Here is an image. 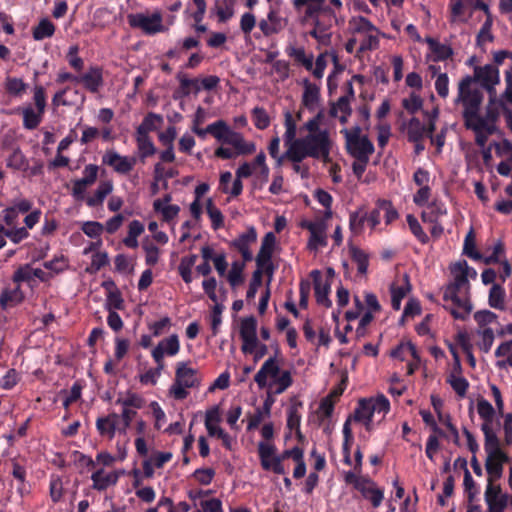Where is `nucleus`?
<instances>
[{"instance_id":"1","label":"nucleus","mask_w":512,"mask_h":512,"mask_svg":"<svg viewBox=\"0 0 512 512\" xmlns=\"http://www.w3.org/2000/svg\"><path fill=\"white\" fill-rule=\"evenodd\" d=\"M373 407L368 399H360L354 412L349 415L343 425L344 442L342 448H349L353 444L352 426L359 430V437L366 439L373 429Z\"/></svg>"},{"instance_id":"2","label":"nucleus","mask_w":512,"mask_h":512,"mask_svg":"<svg viewBox=\"0 0 512 512\" xmlns=\"http://www.w3.org/2000/svg\"><path fill=\"white\" fill-rule=\"evenodd\" d=\"M473 78L471 76L464 77L458 87V101L464 106L463 119L465 122L477 120L478 125H483V117L479 115L481 103L483 101V93L478 88H472Z\"/></svg>"},{"instance_id":"3","label":"nucleus","mask_w":512,"mask_h":512,"mask_svg":"<svg viewBox=\"0 0 512 512\" xmlns=\"http://www.w3.org/2000/svg\"><path fill=\"white\" fill-rule=\"evenodd\" d=\"M200 384L201 376L198 370L189 367L186 362H178L175 379L169 389V394L175 400H184L189 395L187 389L198 388Z\"/></svg>"},{"instance_id":"4","label":"nucleus","mask_w":512,"mask_h":512,"mask_svg":"<svg viewBox=\"0 0 512 512\" xmlns=\"http://www.w3.org/2000/svg\"><path fill=\"white\" fill-rule=\"evenodd\" d=\"M344 481L359 491L362 497L368 500L374 508H378L382 504L384 489L379 488L369 477L359 476L355 472L348 471L344 474Z\"/></svg>"},{"instance_id":"5","label":"nucleus","mask_w":512,"mask_h":512,"mask_svg":"<svg viewBox=\"0 0 512 512\" xmlns=\"http://www.w3.org/2000/svg\"><path fill=\"white\" fill-rule=\"evenodd\" d=\"M341 132L345 135L348 153L355 160L369 161L375 149L368 136H361V127L354 126L349 130L344 129Z\"/></svg>"},{"instance_id":"6","label":"nucleus","mask_w":512,"mask_h":512,"mask_svg":"<svg viewBox=\"0 0 512 512\" xmlns=\"http://www.w3.org/2000/svg\"><path fill=\"white\" fill-rule=\"evenodd\" d=\"M281 3V0H277L275 4H271L266 18H262L258 22V27L265 37L281 33L289 24V19L280 13Z\"/></svg>"},{"instance_id":"7","label":"nucleus","mask_w":512,"mask_h":512,"mask_svg":"<svg viewBox=\"0 0 512 512\" xmlns=\"http://www.w3.org/2000/svg\"><path fill=\"white\" fill-rule=\"evenodd\" d=\"M311 158L322 159L324 162L329 161L331 150V141L328 130L318 131L316 134H308L302 138Z\"/></svg>"},{"instance_id":"8","label":"nucleus","mask_w":512,"mask_h":512,"mask_svg":"<svg viewBox=\"0 0 512 512\" xmlns=\"http://www.w3.org/2000/svg\"><path fill=\"white\" fill-rule=\"evenodd\" d=\"M443 300L451 302V305H444V308L450 312V314L458 320H466L471 311L472 304L469 299V294L462 295V292L453 291V293H449V290H444Z\"/></svg>"},{"instance_id":"9","label":"nucleus","mask_w":512,"mask_h":512,"mask_svg":"<svg viewBox=\"0 0 512 512\" xmlns=\"http://www.w3.org/2000/svg\"><path fill=\"white\" fill-rule=\"evenodd\" d=\"M325 0H291V4L294 10L300 14L299 22L302 25L312 22L321 12H329L333 14V11L329 7H323Z\"/></svg>"},{"instance_id":"10","label":"nucleus","mask_w":512,"mask_h":512,"mask_svg":"<svg viewBox=\"0 0 512 512\" xmlns=\"http://www.w3.org/2000/svg\"><path fill=\"white\" fill-rule=\"evenodd\" d=\"M127 19L132 28H139L147 35L164 31L162 16L159 13H154L151 16L143 13L129 14Z\"/></svg>"},{"instance_id":"11","label":"nucleus","mask_w":512,"mask_h":512,"mask_svg":"<svg viewBox=\"0 0 512 512\" xmlns=\"http://www.w3.org/2000/svg\"><path fill=\"white\" fill-rule=\"evenodd\" d=\"M239 334L242 340L241 351L244 354H252L258 346L257 320L254 316L241 320Z\"/></svg>"},{"instance_id":"12","label":"nucleus","mask_w":512,"mask_h":512,"mask_svg":"<svg viewBox=\"0 0 512 512\" xmlns=\"http://www.w3.org/2000/svg\"><path fill=\"white\" fill-rule=\"evenodd\" d=\"M32 206L33 203L28 199L13 201L12 205L2 210V224L5 228L19 229V215L30 212Z\"/></svg>"},{"instance_id":"13","label":"nucleus","mask_w":512,"mask_h":512,"mask_svg":"<svg viewBox=\"0 0 512 512\" xmlns=\"http://www.w3.org/2000/svg\"><path fill=\"white\" fill-rule=\"evenodd\" d=\"M135 157L122 156L115 150H107L102 156V163L110 166L113 170L121 175L129 174L136 165Z\"/></svg>"},{"instance_id":"14","label":"nucleus","mask_w":512,"mask_h":512,"mask_svg":"<svg viewBox=\"0 0 512 512\" xmlns=\"http://www.w3.org/2000/svg\"><path fill=\"white\" fill-rule=\"evenodd\" d=\"M257 241V231L254 226H250L247 230L240 234L237 238L230 242V247L237 250L244 262H250L253 259L252 251L250 246Z\"/></svg>"},{"instance_id":"15","label":"nucleus","mask_w":512,"mask_h":512,"mask_svg":"<svg viewBox=\"0 0 512 512\" xmlns=\"http://www.w3.org/2000/svg\"><path fill=\"white\" fill-rule=\"evenodd\" d=\"M472 78L473 82H479L490 94L494 92V86L500 82L499 70L491 64H486L483 67H476Z\"/></svg>"},{"instance_id":"16","label":"nucleus","mask_w":512,"mask_h":512,"mask_svg":"<svg viewBox=\"0 0 512 512\" xmlns=\"http://www.w3.org/2000/svg\"><path fill=\"white\" fill-rule=\"evenodd\" d=\"M488 455L486 458V471L489 475V482L497 480L502 476L503 465L510 461L509 456L505 453V450H487Z\"/></svg>"},{"instance_id":"17","label":"nucleus","mask_w":512,"mask_h":512,"mask_svg":"<svg viewBox=\"0 0 512 512\" xmlns=\"http://www.w3.org/2000/svg\"><path fill=\"white\" fill-rule=\"evenodd\" d=\"M258 452L261 466L265 471H271L277 475L286 473L283 462L288 457H284V451L281 454H276V450H258Z\"/></svg>"},{"instance_id":"18","label":"nucleus","mask_w":512,"mask_h":512,"mask_svg":"<svg viewBox=\"0 0 512 512\" xmlns=\"http://www.w3.org/2000/svg\"><path fill=\"white\" fill-rule=\"evenodd\" d=\"M466 267V260L458 261L450 267L451 273L454 276V280L453 282L449 283L445 288V290H449L450 294L453 293V291L462 292V290H464L466 294H469L470 283L465 273L467 271Z\"/></svg>"},{"instance_id":"19","label":"nucleus","mask_w":512,"mask_h":512,"mask_svg":"<svg viewBox=\"0 0 512 512\" xmlns=\"http://www.w3.org/2000/svg\"><path fill=\"white\" fill-rule=\"evenodd\" d=\"M301 226L310 232L308 247L311 250H316L318 247H324L327 245L325 235L326 224L324 221H304Z\"/></svg>"},{"instance_id":"20","label":"nucleus","mask_w":512,"mask_h":512,"mask_svg":"<svg viewBox=\"0 0 512 512\" xmlns=\"http://www.w3.org/2000/svg\"><path fill=\"white\" fill-rule=\"evenodd\" d=\"M485 501L488 505V512H504L507 506V495L501 494V487L488 483L485 491Z\"/></svg>"},{"instance_id":"21","label":"nucleus","mask_w":512,"mask_h":512,"mask_svg":"<svg viewBox=\"0 0 512 512\" xmlns=\"http://www.w3.org/2000/svg\"><path fill=\"white\" fill-rule=\"evenodd\" d=\"M78 83H82L90 93H98L104 84L102 67L90 66L86 73L79 76Z\"/></svg>"},{"instance_id":"22","label":"nucleus","mask_w":512,"mask_h":512,"mask_svg":"<svg viewBox=\"0 0 512 512\" xmlns=\"http://www.w3.org/2000/svg\"><path fill=\"white\" fill-rule=\"evenodd\" d=\"M222 144L231 145L237 151V154L249 155L256 151L254 142L246 141L240 132L231 128H229Z\"/></svg>"},{"instance_id":"23","label":"nucleus","mask_w":512,"mask_h":512,"mask_svg":"<svg viewBox=\"0 0 512 512\" xmlns=\"http://www.w3.org/2000/svg\"><path fill=\"white\" fill-rule=\"evenodd\" d=\"M440 426L434 431L440 438H444L448 443L459 445V434L457 428L452 424L449 414L439 413Z\"/></svg>"},{"instance_id":"24","label":"nucleus","mask_w":512,"mask_h":512,"mask_svg":"<svg viewBox=\"0 0 512 512\" xmlns=\"http://www.w3.org/2000/svg\"><path fill=\"white\" fill-rule=\"evenodd\" d=\"M96 428L101 436L113 438L115 431H122L119 414L113 412L105 417H99L96 421Z\"/></svg>"},{"instance_id":"25","label":"nucleus","mask_w":512,"mask_h":512,"mask_svg":"<svg viewBox=\"0 0 512 512\" xmlns=\"http://www.w3.org/2000/svg\"><path fill=\"white\" fill-rule=\"evenodd\" d=\"M92 488L97 491H104L109 486L115 485L118 481V474L114 471L106 472L103 467L95 468L91 475Z\"/></svg>"},{"instance_id":"26","label":"nucleus","mask_w":512,"mask_h":512,"mask_svg":"<svg viewBox=\"0 0 512 512\" xmlns=\"http://www.w3.org/2000/svg\"><path fill=\"white\" fill-rule=\"evenodd\" d=\"M334 411V403L330 396L323 398L318 410L309 418L310 422H318L319 426H324V431L328 430L329 421Z\"/></svg>"},{"instance_id":"27","label":"nucleus","mask_w":512,"mask_h":512,"mask_svg":"<svg viewBox=\"0 0 512 512\" xmlns=\"http://www.w3.org/2000/svg\"><path fill=\"white\" fill-rule=\"evenodd\" d=\"M411 289L412 285L408 274L403 275L401 285H397L396 283H392L390 285L391 306L395 311L400 310L402 300L407 296Z\"/></svg>"},{"instance_id":"28","label":"nucleus","mask_w":512,"mask_h":512,"mask_svg":"<svg viewBox=\"0 0 512 512\" xmlns=\"http://www.w3.org/2000/svg\"><path fill=\"white\" fill-rule=\"evenodd\" d=\"M311 276L313 277L314 280V292L316 302L319 305H323L327 308H330L332 306V301L329 299L330 284L328 282L322 283L321 273L319 270H313L311 272Z\"/></svg>"},{"instance_id":"29","label":"nucleus","mask_w":512,"mask_h":512,"mask_svg":"<svg viewBox=\"0 0 512 512\" xmlns=\"http://www.w3.org/2000/svg\"><path fill=\"white\" fill-rule=\"evenodd\" d=\"M465 127L475 132V142L479 147H484L488 141V137L495 133L496 126L487 123L486 119H483V125H478L477 120L471 122H465Z\"/></svg>"},{"instance_id":"30","label":"nucleus","mask_w":512,"mask_h":512,"mask_svg":"<svg viewBox=\"0 0 512 512\" xmlns=\"http://www.w3.org/2000/svg\"><path fill=\"white\" fill-rule=\"evenodd\" d=\"M280 372V368L274 357L268 358L261 366L259 371L254 376V381L257 383L259 388H265L267 386V377L270 376L275 378Z\"/></svg>"},{"instance_id":"31","label":"nucleus","mask_w":512,"mask_h":512,"mask_svg":"<svg viewBox=\"0 0 512 512\" xmlns=\"http://www.w3.org/2000/svg\"><path fill=\"white\" fill-rule=\"evenodd\" d=\"M276 237L274 233L268 232L262 239L260 250L255 258L256 266H263L268 260H272Z\"/></svg>"},{"instance_id":"32","label":"nucleus","mask_w":512,"mask_h":512,"mask_svg":"<svg viewBox=\"0 0 512 512\" xmlns=\"http://www.w3.org/2000/svg\"><path fill=\"white\" fill-rule=\"evenodd\" d=\"M25 296L20 286L17 285L14 289L5 288L0 293V308L7 310L23 302Z\"/></svg>"},{"instance_id":"33","label":"nucleus","mask_w":512,"mask_h":512,"mask_svg":"<svg viewBox=\"0 0 512 512\" xmlns=\"http://www.w3.org/2000/svg\"><path fill=\"white\" fill-rule=\"evenodd\" d=\"M303 87L302 104L309 111H313L320 99V87L311 83L307 78L303 80Z\"/></svg>"},{"instance_id":"34","label":"nucleus","mask_w":512,"mask_h":512,"mask_svg":"<svg viewBox=\"0 0 512 512\" xmlns=\"http://www.w3.org/2000/svg\"><path fill=\"white\" fill-rule=\"evenodd\" d=\"M302 138L286 145L285 157L292 163H301L306 157H309L308 151Z\"/></svg>"},{"instance_id":"35","label":"nucleus","mask_w":512,"mask_h":512,"mask_svg":"<svg viewBox=\"0 0 512 512\" xmlns=\"http://www.w3.org/2000/svg\"><path fill=\"white\" fill-rule=\"evenodd\" d=\"M425 42L434 55V62L445 61L453 55V49L449 45L442 44L432 37H426Z\"/></svg>"},{"instance_id":"36","label":"nucleus","mask_w":512,"mask_h":512,"mask_svg":"<svg viewBox=\"0 0 512 512\" xmlns=\"http://www.w3.org/2000/svg\"><path fill=\"white\" fill-rule=\"evenodd\" d=\"M495 356L499 358L496 362L499 369L512 367V339L502 342L495 350Z\"/></svg>"},{"instance_id":"37","label":"nucleus","mask_w":512,"mask_h":512,"mask_svg":"<svg viewBox=\"0 0 512 512\" xmlns=\"http://www.w3.org/2000/svg\"><path fill=\"white\" fill-rule=\"evenodd\" d=\"M447 214V208L441 201L434 200L427 206V210L421 213L423 222H437Z\"/></svg>"},{"instance_id":"38","label":"nucleus","mask_w":512,"mask_h":512,"mask_svg":"<svg viewBox=\"0 0 512 512\" xmlns=\"http://www.w3.org/2000/svg\"><path fill=\"white\" fill-rule=\"evenodd\" d=\"M113 184L111 181H102L98 185L94 195L86 199V204L89 207H97L102 205L104 199L112 192Z\"/></svg>"},{"instance_id":"39","label":"nucleus","mask_w":512,"mask_h":512,"mask_svg":"<svg viewBox=\"0 0 512 512\" xmlns=\"http://www.w3.org/2000/svg\"><path fill=\"white\" fill-rule=\"evenodd\" d=\"M55 25L48 18H43L39 21V23L33 27L32 36L34 40L41 41L46 38H50L55 33Z\"/></svg>"},{"instance_id":"40","label":"nucleus","mask_w":512,"mask_h":512,"mask_svg":"<svg viewBox=\"0 0 512 512\" xmlns=\"http://www.w3.org/2000/svg\"><path fill=\"white\" fill-rule=\"evenodd\" d=\"M301 406V403L292 405L287 411L286 439L293 438V431L300 428L301 415L299 413V407Z\"/></svg>"},{"instance_id":"41","label":"nucleus","mask_w":512,"mask_h":512,"mask_svg":"<svg viewBox=\"0 0 512 512\" xmlns=\"http://www.w3.org/2000/svg\"><path fill=\"white\" fill-rule=\"evenodd\" d=\"M194 5L196 6V10L190 13L191 18L194 20V29L197 33H205L207 31V26L202 24L206 13V0H193Z\"/></svg>"},{"instance_id":"42","label":"nucleus","mask_w":512,"mask_h":512,"mask_svg":"<svg viewBox=\"0 0 512 512\" xmlns=\"http://www.w3.org/2000/svg\"><path fill=\"white\" fill-rule=\"evenodd\" d=\"M426 134L425 125L416 117H412L407 124V138L409 142H420Z\"/></svg>"},{"instance_id":"43","label":"nucleus","mask_w":512,"mask_h":512,"mask_svg":"<svg viewBox=\"0 0 512 512\" xmlns=\"http://www.w3.org/2000/svg\"><path fill=\"white\" fill-rule=\"evenodd\" d=\"M505 289L500 284H493L489 291L488 303L489 306L498 309H505Z\"/></svg>"},{"instance_id":"44","label":"nucleus","mask_w":512,"mask_h":512,"mask_svg":"<svg viewBox=\"0 0 512 512\" xmlns=\"http://www.w3.org/2000/svg\"><path fill=\"white\" fill-rule=\"evenodd\" d=\"M44 113L35 111L31 106L22 109L23 127L27 130L36 129L42 122Z\"/></svg>"},{"instance_id":"45","label":"nucleus","mask_w":512,"mask_h":512,"mask_svg":"<svg viewBox=\"0 0 512 512\" xmlns=\"http://www.w3.org/2000/svg\"><path fill=\"white\" fill-rule=\"evenodd\" d=\"M367 212L363 207L356 211L350 212L349 215V228L353 234H360L363 232L364 224L367 222Z\"/></svg>"},{"instance_id":"46","label":"nucleus","mask_w":512,"mask_h":512,"mask_svg":"<svg viewBox=\"0 0 512 512\" xmlns=\"http://www.w3.org/2000/svg\"><path fill=\"white\" fill-rule=\"evenodd\" d=\"M304 450H284V457L292 458L296 462V467L293 471V477L300 479L306 474V464L303 460Z\"/></svg>"},{"instance_id":"47","label":"nucleus","mask_w":512,"mask_h":512,"mask_svg":"<svg viewBox=\"0 0 512 512\" xmlns=\"http://www.w3.org/2000/svg\"><path fill=\"white\" fill-rule=\"evenodd\" d=\"M350 256L351 259L357 264L358 273L361 275H365L368 271L369 266L368 254L364 250L356 246H352L350 248Z\"/></svg>"},{"instance_id":"48","label":"nucleus","mask_w":512,"mask_h":512,"mask_svg":"<svg viewBox=\"0 0 512 512\" xmlns=\"http://www.w3.org/2000/svg\"><path fill=\"white\" fill-rule=\"evenodd\" d=\"M495 426H499V424H495L494 422H487L482 424V431L485 437V445L484 448H501L499 439L496 434Z\"/></svg>"},{"instance_id":"49","label":"nucleus","mask_w":512,"mask_h":512,"mask_svg":"<svg viewBox=\"0 0 512 512\" xmlns=\"http://www.w3.org/2000/svg\"><path fill=\"white\" fill-rule=\"evenodd\" d=\"M41 214V211L39 209H36L25 216L23 220L25 225L23 227H19L18 229L25 231V236H21L18 240L13 241V244H19L30 236L29 230L32 229L39 222Z\"/></svg>"},{"instance_id":"50","label":"nucleus","mask_w":512,"mask_h":512,"mask_svg":"<svg viewBox=\"0 0 512 512\" xmlns=\"http://www.w3.org/2000/svg\"><path fill=\"white\" fill-rule=\"evenodd\" d=\"M28 85L21 79L16 77H7L4 83L6 93L12 96H21L26 92Z\"/></svg>"},{"instance_id":"51","label":"nucleus","mask_w":512,"mask_h":512,"mask_svg":"<svg viewBox=\"0 0 512 512\" xmlns=\"http://www.w3.org/2000/svg\"><path fill=\"white\" fill-rule=\"evenodd\" d=\"M142 248L145 252V263L152 267L159 261L160 249L148 238H145L142 242Z\"/></svg>"},{"instance_id":"52","label":"nucleus","mask_w":512,"mask_h":512,"mask_svg":"<svg viewBox=\"0 0 512 512\" xmlns=\"http://www.w3.org/2000/svg\"><path fill=\"white\" fill-rule=\"evenodd\" d=\"M177 79L180 83L179 90L177 91V93H179L181 97L189 96L191 93V87L194 88L195 93H198L200 91L198 79H188L186 75L183 73H178Z\"/></svg>"},{"instance_id":"53","label":"nucleus","mask_w":512,"mask_h":512,"mask_svg":"<svg viewBox=\"0 0 512 512\" xmlns=\"http://www.w3.org/2000/svg\"><path fill=\"white\" fill-rule=\"evenodd\" d=\"M406 221L409 226L411 233L414 237L421 243L427 244L429 242L428 235L424 232L422 226L420 225L418 219L413 214H408L406 216Z\"/></svg>"},{"instance_id":"54","label":"nucleus","mask_w":512,"mask_h":512,"mask_svg":"<svg viewBox=\"0 0 512 512\" xmlns=\"http://www.w3.org/2000/svg\"><path fill=\"white\" fill-rule=\"evenodd\" d=\"M7 167L18 171H25L28 168V160L19 148L7 158Z\"/></svg>"},{"instance_id":"55","label":"nucleus","mask_w":512,"mask_h":512,"mask_svg":"<svg viewBox=\"0 0 512 512\" xmlns=\"http://www.w3.org/2000/svg\"><path fill=\"white\" fill-rule=\"evenodd\" d=\"M206 211H207L209 218L211 219V222H212L211 226L214 230H218L224 226V216H223L222 212L220 211V209H218L214 205L212 199L207 200Z\"/></svg>"},{"instance_id":"56","label":"nucleus","mask_w":512,"mask_h":512,"mask_svg":"<svg viewBox=\"0 0 512 512\" xmlns=\"http://www.w3.org/2000/svg\"><path fill=\"white\" fill-rule=\"evenodd\" d=\"M463 254L472 260H482L481 253L476 250L475 235L473 230H470L464 239Z\"/></svg>"},{"instance_id":"57","label":"nucleus","mask_w":512,"mask_h":512,"mask_svg":"<svg viewBox=\"0 0 512 512\" xmlns=\"http://www.w3.org/2000/svg\"><path fill=\"white\" fill-rule=\"evenodd\" d=\"M246 262L234 261L231 265V269L228 273V282L232 287H236L243 283V270Z\"/></svg>"},{"instance_id":"58","label":"nucleus","mask_w":512,"mask_h":512,"mask_svg":"<svg viewBox=\"0 0 512 512\" xmlns=\"http://www.w3.org/2000/svg\"><path fill=\"white\" fill-rule=\"evenodd\" d=\"M377 206L384 212V219L386 225H390L399 217L398 211L393 206L390 200L378 199L376 201Z\"/></svg>"},{"instance_id":"59","label":"nucleus","mask_w":512,"mask_h":512,"mask_svg":"<svg viewBox=\"0 0 512 512\" xmlns=\"http://www.w3.org/2000/svg\"><path fill=\"white\" fill-rule=\"evenodd\" d=\"M447 383L450 384L452 389L459 397H465L469 388V382L466 378L462 376H456L452 373L448 376Z\"/></svg>"},{"instance_id":"60","label":"nucleus","mask_w":512,"mask_h":512,"mask_svg":"<svg viewBox=\"0 0 512 512\" xmlns=\"http://www.w3.org/2000/svg\"><path fill=\"white\" fill-rule=\"evenodd\" d=\"M229 126L224 120H217L214 123H211L207 126V131L210 135H212L217 141L223 143L225 136L228 133Z\"/></svg>"},{"instance_id":"61","label":"nucleus","mask_w":512,"mask_h":512,"mask_svg":"<svg viewBox=\"0 0 512 512\" xmlns=\"http://www.w3.org/2000/svg\"><path fill=\"white\" fill-rule=\"evenodd\" d=\"M254 125L259 130H264L270 125V117L263 107H255L251 112Z\"/></svg>"},{"instance_id":"62","label":"nucleus","mask_w":512,"mask_h":512,"mask_svg":"<svg viewBox=\"0 0 512 512\" xmlns=\"http://www.w3.org/2000/svg\"><path fill=\"white\" fill-rule=\"evenodd\" d=\"M32 267L30 264H24L14 272L12 281L20 286L21 283L25 282L30 284L33 281Z\"/></svg>"},{"instance_id":"63","label":"nucleus","mask_w":512,"mask_h":512,"mask_svg":"<svg viewBox=\"0 0 512 512\" xmlns=\"http://www.w3.org/2000/svg\"><path fill=\"white\" fill-rule=\"evenodd\" d=\"M105 305L108 311L124 309V299L118 288H115V290L109 291V293H107Z\"/></svg>"},{"instance_id":"64","label":"nucleus","mask_w":512,"mask_h":512,"mask_svg":"<svg viewBox=\"0 0 512 512\" xmlns=\"http://www.w3.org/2000/svg\"><path fill=\"white\" fill-rule=\"evenodd\" d=\"M83 233L92 239H99L104 231V225L97 221H86L82 224Z\"/></svg>"}]
</instances>
